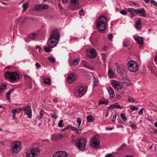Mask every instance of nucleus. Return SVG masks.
Instances as JSON below:
<instances>
[{
  "label": "nucleus",
  "instance_id": "nucleus-18",
  "mask_svg": "<svg viewBox=\"0 0 157 157\" xmlns=\"http://www.w3.org/2000/svg\"><path fill=\"white\" fill-rule=\"evenodd\" d=\"M136 10L133 8H129L127 9L128 11L130 13V15L131 17H133L135 15Z\"/></svg>",
  "mask_w": 157,
  "mask_h": 157
},
{
  "label": "nucleus",
  "instance_id": "nucleus-61",
  "mask_svg": "<svg viewBox=\"0 0 157 157\" xmlns=\"http://www.w3.org/2000/svg\"><path fill=\"white\" fill-rule=\"evenodd\" d=\"M12 118L15 120H16V118L15 116V114H13Z\"/></svg>",
  "mask_w": 157,
  "mask_h": 157
},
{
  "label": "nucleus",
  "instance_id": "nucleus-21",
  "mask_svg": "<svg viewBox=\"0 0 157 157\" xmlns=\"http://www.w3.org/2000/svg\"><path fill=\"white\" fill-rule=\"evenodd\" d=\"M108 91L110 94V98H113L115 96V94L112 89L110 87L107 89Z\"/></svg>",
  "mask_w": 157,
  "mask_h": 157
},
{
  "label": "nucleus",
  "instance_id": "nucleus-59",
  "mask_svg": "<svg viewBox=\"0 0 157 157\" xmlns=\"http://www.w3.org/2000/svg\"><path fill=\"white\" fill-rule=\"evenodd\" d=\"M118 104L117 103H115L113 104L114 108H117L118 105Z\"/></svg>",
  "mask_w": 157,
  "mask_h": 157
},
{
  "label": "nucleus",
  "instance_id": "nucleus-32",
  "mask_svg": "<svg viewBox=\"0 0 157 157\" xmlns=\"http://www.w3.org/2000/svg\"><path fill=\"white\" fill-rule=\"evenodd\" d=\"M37 36V34L33 33L28 36V37L30 39H33L36 38Z\"/></svg>",
  "mask_w": 157,
  "mask_h": 157
},
{
  "label": "nucleus",
  "instance_id": "nucleus-49",
  "mask_svg": "<svg viewBox=\"0 0 157 157\" xmlns=\"http://www.w3.org/2000/svg\"><path fill=\"white\" fill-rule=\"evenodd\" d=\"M119 84L117 83L116 82H113L112 83V86L114 87L116 89L117 88V86Z\"/></svg>",
  "mask_w": 157,
  "mask_h": 157
},
{
  "label": "nucleus",
  "instance_id": "nucleus-25",
  "mask_svg": "<svg viewBox=\"0 0 157 157\" xmlns=\"http://www.w3.org/2000/svg\"><path fill=\"white\" fill-rule=\"evenodd\" d=\"M117 71L118 73L121 75H122L124 73V69L120 67H118L117 68Z\"/></svg>",
  "mask_w": 157,
  "mask_h": 157
},
{
  "label": "nucleus",
  "instance_id": "nucleus-20",
  "mask_svg": "<svg viewBox=\"0 0 157 157\" xmlns=\"http://www.w3.org/2000/svg\"><path fill=\"white\" fill-rule=\"evenodd\" d=\"M79 63V59H75L72 61L70 62V65H76Z\"/></svg>",
  "mask_w": 157,
  "mask_h": 157
},
{
  "label": "nucleus",
  "instance_id": "nucleus-26",
  "mask_svg": "<svg viewBox=\"0 0 157 157\" xmlns=\"http://www.w3.org/2000/svg\"><path fill=\"white\" fill-rule=\"evenodd\" d=\"M114 73L113 71L111 69H109V70L108 75L109 77L112 78L114 77Z\"/></svg>",
  "mask_w": 157,
  "mask_h": 157
},
{
  "label": "nucleus",
  "instance_id": "nucleus-37",
  "mask_svg": "<svg viewBox=\"0 0 157 157\" xmlns=\"http://www.w3.org/2000/svg\"><path fill=\"white\" fill-rule=\"evenodd\" d=\"M117 88L116 89L117 92H120L123 86L119 84H118L117 86Z\"/></svg>",
  "mask_w": 157,
  "mask_h": 157
},
{
  "label": "nucleus",
  "instance_id": "nucleus-10",
  "mask_svg": "<svg viewBox=\"0 0 157 157\" xmlns=\"http://www.w3.org/2000/svg\"><path fill=\"white\" fill-rule=\"evenodd\" d=\"M48 8V6L47 4L38 5L34 6L32 8V10L37 11H40L47 9Z\"/></svg>",
  "mask_w": 157,
  "mask_h": 157
},
{
  "label": "nucleus",
  "instance_id": "nucleus-46",
  "mask_svg": "<svg viewBox=\"0 0 157 157\" xmlns=\"http://www.w3.org/2000/svg\"><path fill=\"white\" fill-rule=\"evenodd\" d=\"M48 59H49V61L52 63L55 62V59L53 58L48 57Z\"/></svg>",
  "mask_w": 157,
  "mask_h": 157
},
{
  "label": "nucleus",
  "instance_id": "nucleus-51",
  "mask_svg": "<svg viewBox=\"0 0 157 157\" xmlns=\"http://www.w3.org/2000/svg\"><path fill=\"white\" fill-rule=\"evenodd\" d=\"M97 20H107L106 17L103 16H100Z\"/></svg>",
  "mask_w": 157,
  "mask_h": 157
},
{
  "label": "nucleus",
  "instance_id": "nucleus-9",
  "mask_svg": "<svg viewBox=\"0 0 157 157\" xmlns=\"http://www.w3.org/2000/svg\"><path fill=\"white\" fill-rule=\"evenodd\" d=\"M90 145L93 147L98 148L100 145V142L99 139L94 137L92 138L90 141Z\"/></svg>",
  "mask_w": 157,
  "mask_h": 157
},
{
  "label": "nucleus",
  "instance_id": "nucleus-42",
  "mask_svg": "<svg viewBox=\"0 0 157 157\" xmlns=\"http://www.w3.org/2000/svg\"><path fill=\"white\" fill-rule=\"evenodd\" d=\"M84 65L85 67H86L88 68H89L92 71H93L94 70V69L93 68L89 67L88 64V63H86L84 64Z\"/></svg>",
  "mask_w": 157,
  "mask_h": 157
},
{
  "label": "nucleus",
  "instance_id": "nucleus-11",
  "mask_svg": "<svg viewBox=\"0 0 157 157\" xmlns=\"http://www.w3.org/2000/svg\"><path fill=\"white\" fill-rule=\"evenodd\" d=\"M21 110L25 111V113L29 117L31 118L32 117V111L30 105L22 107L21 108Z\"/></svg>",
  "mask_w": 157,
  "mask_h": 157
},
{
  "label": "nucleus",
  "instance_id": "nucleus-56",
  "mask_svg": "<svg viewBox=\"0 0 157 157\" xmlns=\"http://www.w3.org/2000/svg\"><path fill=\"white\" fill-rule=\"evenodd\" d=\"M144 110V109L143 108L140 109V110L139 113V114H141L143 112V110Z\"/></svg>",
  "mask_w": 157,
  "mask_h": 157
},
{
  "label": "nucleus",
  "instance_id": "nucleus-28",
  "mask_svg": "<svg viewBox=\"0 0 157 157\" xmlns=\"http://www.w3.org/2000/svg\"><path fill=\"white\" fill-rule=\"evenodd\" d=\"M44 83L48 85H50L51 84V80L49 78H47L44 79Z\"/></svg>",
  "mask_w": 157,
  "mask_h": 157
},
{
  "label": "nucleus",
  "instance_id": "nucleus-33",
  "mask_svg": "<svg viewBox=\"0 0 157 157\" xmlns=\"http://www.w3.org/2000/svg\"><path fill=\"white\" fill-rule=\"evenodd\" d=\"M11 94V93L8 92L6 95V99L9 102H10L11 101L10 99V95Z\"/></svg>",
  "mask_w": 157,
  "mask_h": 157
},
{
  "label": "nucleus",
  "instance_id": "nucleus-31",
  "mask_svg": "<svg viewBox=\"0 0 157 157\" xmlns=\"http://www.w3.org/2000/svg\"><path fill=\"white\" fill-rule=\"evenodd\" d=\"M86 119L87 121L89 122H93L94 121L93 117L92 115L88 116Z\"/></svg>",
  "mask_w": 157,
  "mask_h": 157
},
{
  "label": "nucleus",
  "instance_id": "nucleus-23",
  "mask_svg": "<svg viewBox=\"0 0 157 157\" xmlns=\"http://www.w3.org/2000/svg\"><path fill=\"white\" fill-rule=\"evenodd\" d=\"M90 53L91 54V58H94L96 56V51L94 49H91L90 51Z\"/></svg>",
  "mask_w": 157,
  "mask_h": 157
},
{
  "label": "nucleus",
  "instance_id": "nucleus-22",
  "mask_svg": "<svg viewBox=\"0 0 157 157\" xmlns=\"http://www.w3.org/2000/svg\"><path fill=\"white\" fill-rule=\"evenodd\" d=\"M109 102V100H105L104 98H103L102 100H101L99 101L98 104L107 105L108 104Z\"/></svg>",
  "mask_w": 157,
  "mask_h": 157
},
{
  "label": "nucleus",
  "instance_id": "nucleus-38",
  "mask_svg": "<svg viewBox=\"0 0 157 157\" xmlns=\"http://www.w3.org/2000/svg\"><path fill=\"white\" fill-rule=\"evenodd\" d=\"M128 101L129 102H131L132 103H133L135 101V100L132 98L130 97H128Z\"/></svg>",
  "mask_w": 157,
  "mask_h": 157
},
{
  "label": "nucleus",
  "instance_id": "nucleus-57",
  "mask_svg": "<svg viewBox=\"0 0 157 157\" xmlns=\"http://www.w3.org/2000/svg\"><path fill=\"white\" fill-rule=\"evenodd\" d=\"M75 131H76V133L78 134H79L81 132V130L80 129H77V130Z\"/></svg>",
  "mask_w": 157,
  "mask_h": 157
},
{
  "label": "nucleus",
  "instance_id": "nucleus-52",
  "mask_svg": "<svg viewBox=\"0 0 157 157\" xmlns=\"http://www.w3.org/2000/svg\"><path fill=\"white\" fill-rule=\"evenodd\" d=\"M130 109L134 111L135 110H137L138 109V108L137 107H136L134 106H132L131 107Z\"/></svg>",
  "mask_w": 157,
  "mask_h": 157
},
{
  "label": "nucleus",
  "instance_id": "nucleus-53",
  "mask_svg": "<svg viewBox=\"0 0 157 157\" xmlns=\"http://www.w3.org/2000/svg\"><path fill=\"white\" fill-rule=\"evenodd\" d=\"M50 114L51 115L52 117L54 119H56L58 117V116L56 114H53L52 113H51Z\"/></svg>",
  "mask_w": 157,
  "mask_h": 157
},
{
  "label": "nucleus",
  "instance_id": "nucleus-12",
  "mask_svg": "<svg viewBox=\"0 0 157 157\" xmlns=\"http://www.w3.org/2000/svg\"><path fill=\"white\" fill-rule=\"evenodd\" d=\"M53 157H67V154L65 151H59L55 153Z\"/></svg>",
  "mask_w": 157,
  "mask_h": 157
},
{
  "label": "nucleus",
  "instance_id": "nucleus-5",
  "mask_svg": "<svg viewBox=\"0 0 157 157\" xmlns=\"http://www.w3.org/2000/svg\"><path fill=\"white\" fill-rule=\"evenodd\" d=\"M107 20H97V29L101 33H104L107 25Z\"/></svg>",
  "mask_w": 157,
  "mask_h": 157
},
{
  "label": "nucleus",
  "instance_id": "nucleus-24",
  "mask_svg": "<svg viewBox=\"0 0 157 157\" xmlns=\"http://www.w3.org/2000/svg\"><path fill=\"white\" fill-rule=\"evenodd\" d=\"M136 28L137 29H140L141 27V20H137L135 23Z\"/></svg>",
  "mask_w": 157,
  "mask_h": 157
},
{
  "label": "nucleus",
  "instance_id": "nucleus-4",
  "mask_svg": "<svg viewBox=\"0 0 157 157\" xmlns=\"http://www.w3.org/2000/svg\"><path fill=\"white\" fill-rule=\"evenodd\" d=\"M10 147L11 151L14 153H19L22 148L21 142L19 141L13 142L11 144Z\"/></svg>",
  "mask_w": 157,
  "mask_h": 157
},
{
  "label": "nucleus",
  "instance_id": "nucleus-2",
  "mask_svg": "<svg viewBox=\"0 0 157 157\" xmlns=\"http://www.w3.org/2000/svg\"><path fill=\"white\" fill-rule=\"evenodd\" d=\"M87 140L85 138H78L76 140L75 145L78 149L81 151H83L86 148Z\"/></svg>",
  "mask_w": 157,
  "mask_h": 157
},
{
  "label": "nucleus",
  "instance_id": "nucleus-58",
  "mask_svg": "<svg viewBox=\"0 0 157 157\" xmlns=\"http://www.w3.org/2000/svg\"><path fill=\"white\" fill-rule=\"evenodd\" d=\"M123 46L124 47L127 48L128 47V44H126L125 43V42H124L123 43Z\"/></svg>",
  "mask_w": 157,
  "mask_h": 157
},
{
  "label": "nucleus",
  "instance_id": "nucleus-17",
  "mask_svg": "<svg viewBox=\"0 0 157 157\" xmlns=\"http://www.w3.org/2000/svg\"><path fill=\"white\" fill-rule=\"evenodd\" d=\"M70 3L71 5L75 7H78L79 5L78 0H70Z\"/></svg>",
  "mask_w": 157,
  "mask_h": 157
},
{
  "label": "nucleus",
  "instance_id": "nucleus-64",
  "mask_svg": "<svg viewBox=\"0 0 157 157\" xmlns=\"http://www.w3.org/2000/svg\"><path fill=\"white\" fill-rule=\"evenodd\" d=\"M106 47L105 46L103 48V51H105L106 50Z\"/></svg>",
  "mask_w": 157,
  "mask_h": 157
},
{
  "label": "nucleus",
  "instance_id": "nucleus-54",
  "mask_svg": "<svg viewBox=\"0 0 157 157\" xmlns=\"http://www.w3.org/2000/svg\"><path fill=\"white\" fill-rule=\"evenodd\" d=\"M120 13L124 15H126L127 14V12L126 10H123L120 11Z\"/></svg>",
  "mask_w": 157,
  "mask_h": 157
},
{
  "label": "nucleus",
  "instance_id": "nucleus-14",
  "mask_svg": "<svg viewBox=\"0 0 157 157\" xmlns=\"http://www.w3.org/2000/svg\"><path fill=\"white\" fill-rule=\"evenodd\" d=\"M76 76L73 73H71L69 75L67 78V82L69 83H71L74 82L75 80Z\"/></svg>",
  "mask_w": 157,
  "mask_h": 157
},
{
  "label": "nucleus",
  "instance_id": "nucleus-39",
  "mask_svg": "<svg viewBox=\"0 0 157 157\" xmlns=\"http://www.w3.org/2000/svg\"><path fill=\"white\" fill-rule=\"evenodd\" d=\"M77 122L78 123V128H79L81 123L82 120L80 118H78L77 120Z\"/></svg>",
  "mask_w": 157,
  "mask_h": 157
},
{
  "label": "nucleus",
  "instance_id": "nucleus-19",
  "mask_svg": "<svg viewBox=\"0 0 157 157\" xmlns=\"http://www.w3.org/2000/svg\"><path fill=\"white\" fill-rule=\"evenodd\" d=\"M44 111L43 109H41L39 111V114L37 117L38 120H41L43 118V116L44 115Z\"/></svg>",
  "mask_w": 157,
  "mask_h": 157
},
{
  "label": "nucleus",
  "instance_id": "nucleus-45",
  "mask_svg": "<svg viewBox=\"0 0 157 157\" xmlns=\"http://www.w3.org/2000/svg\"><path fill=\"white\" fill-rule=\"evenodd\" d=\"M123 83H126L127 85H128L130 84L131 82L130 80L128 79H126L125 81H124Z\"/></svg>",
  "mask_w": 157,
  "mask_h": 157
},
{
  "label": "nucleus",
  "instance_id": "nucleus-1",
  "mask_svg": "<svg viewBox=\"0 0 157 157\" xmlns=\"http://www.w3.org/2000/svg\"><path fill=\"white\" fill-rule=\"evenodd\" d=\"M60 34L57 29H55L48 40L47 44L50 48H52L58 43L60 38Z\"/></svg>",
  "mask_w": 157,
  "mask_h": 157
},
{
  "label": "nucleus",
  "instance_id": "nucleus-3",
  "mask_svg": "<svg viewBox=\"0 0 157 157\" xmlns=\"http://www.w3.org/2000/svg\"><path fill=\"white\" fill-rule=\"evenodd\" d=\"M5 76L7 78L10 79V82L18 81L20 78L17 72H11L7 71L5 73Z\"/></svg>",
  "mask_w": 157,
  "mask_h": 157
},
{
  "label": "nucleus",
  "instance_id": "nucleus-50",
  "mask_svg": "<svg viewBox=\"0 0 157 157\" xmlns=\"http://www.w3.org/2000/svg\"><path fill=\"white\" fill-rule=\"evenodd\" d=\"M126 146V144H122L120 147H119L118 149L119 150H121L123 148V147Z\"/></svg>",
  "mask_w": 157,
  "mask_h": 157
},
{
  "label": "nucleus",
  "instance_id": "nucleus-47",
  "mask_svg": "<svg viewBox=\"0 0 157 157\" xmlns=\"http://www.w3.org/2000/svg\"><path fill=\"white\" fill-rule=\"evenodd\" d=\"M130 127L132 128V130H134L136 128V126L134 124H132L130 125Z\"/></svg>",
  "mask_w": 157,
  "mask_h": 157
},
{
  "label": "nucleus",
  "instance_id": "nucleus-34",
  "mask_svg": "<svg viewBox=\"0 0 157 157\" xmlns=\"http://www.w3.org/2000/svg\"><path fill=\"white\" fill-rule=\"evenodd\" d=\"M121 117L122 119L124 121H126L127 119V118L125 117L124 113H121Z\"/></svg>",
  "mask_w": 157,
  "mask_h": 157
},
{
  "label": "nucleus",
  "instance_id": "nucleus-63",
  "mask_svg": "<svg viewBox=\"0 0 157 157\" xmlns=\"http://www.w3.org/2000/svg\"><path fill=\"white\" fill-rule=\"evenodd\" d=\"M105 157H113V156L110 154L107 155Z\"/></svg>",
  "mask_w": 157,
  "mask_h": 157
},
{
  "label": "nucleus",
  "instance_id": "nucleus-6",
  "mask_svg": "<svg viewBox=\"0 0 157 157\" xmlns=\"http://www.w3.org/2000/svg\"><path fill=\"white\" fill-rule=\"evenodd\" d=\"M128 69L131 72H135L138 69L137 63L133 60H130L127 64Z\"/></svg>",
  "mask_w": 157,
  "mask_h": 157
},
{
  "label": "nucleus",
  "instance_id": "nucleus-55",
  "mask_svg": "<svg viewBox=\"0 0 157 157\" xmlns=\"http://www.w3.org/2000/svg\"><path fill=\"white\" fill-rule=\"evenodd\" d=\"M11 112L13 114H15L17 112V110L16 109H12Z\"/></svg>",
  "mask_w": 157,
  "mask_h": 157
},
{
  "label": "nucleus",
  "instance_id": "nucleus-60",
  "mask_svg": "<svg viewBox=\"0 0 157 157\" xmlns=\"http://www.w3.org/2000/svg\"><path fill=\"white\" fill-rule=\"evenodd\" d=\"M14 89H10L9 90V91H8V92H9L10 93H11L13 91H14Z\"/></svg>",
  "mask_w": 157,
  "mask_h": 157
},
{
  "label": "nucleus",
  "instance_id": "nucleus-27",
  "mask_svg": "<svg viewBox=\"0 0 157 157\" xmlns=\"http://www.w3.org/2000/svg\"><path fill=\"white\" fill-rule=\"evenodd\" d=\"M71 129V130L74 131H75L77 130V128L76 127H73L71 125L67 126L64 129Z\"/></svg>",
  "mask_w": 157,
  "mask_h": 157
},
{
  "label": "nucleus",
  "instance_id": "nucleus-62",
  "mask_svg": "<svg viewBox=\"0 0 157 157\" xmlns=\"http://www.w3.org/2000/svg\"><path fill=\"white\" fill-rule=\"evenodd\" d=\"M109 108L110 109H113L115 108L113 104L112 105H111L110 106H109Z\"/></svg>",
  "mask_w": 157,
  "mask_h": 157
},
{
  "label": "nucleus",
  "instance_id": "nucleus-8",
  "mask_svg": "<svg viewBox=\"0 0 157 157\" xmlns=\"http://www.w3.org/2000/svg\"><path fill=\"white\" fill-rule=\"evenodd\" d=\"M86 90H84L83 86L79 85L75 91V95L77 98H80L86 93Z\"/></svg>",
  "mask_w": 157,
  "mask_h": 157
},
{
  "label": "nucleus",
  "instance_id": "nucleus-36",
  "mask_svg": "<svg viewBox=\"0 0 157 157\" xmlns=\"http://www.w3.org/2000/svg\"><path fill=\"white\" fill-rule=\"evenodd\" d=\"M63 120H62L59 121L58 123V126L59 127H63V126L64 124L63 123Z\"/></svg>",
  "mask_w": 157,
  "mask_h": 157
},
{
  "label": "nucleus",
  "instance_id": "nucleus-29",
  "mask_svg": "<svg viewBox=\"0 0 157 157\" xmlns=\"http://www.w3.org/2000/svg\"><path fill=\"white\" fill-rule=\"evenodd\" d=\"M6 87V85L5 84H2L0 87V93H2L4 90L5 89Z\"/></svg>",
  "mask_w": 157,
  "mask_h": 157
},
{
  "label": "nucleus",
  "instance_id": "nucleus-35",
  "mask_svg": "<svg viewBox=\"0 0 157 157\" xmlns=\"http://www.w3.org/2000/svg\"><path fill=\"white\" fill-rule=\"evenodd\" d=\"M24 77L26 79L28 82H30L32 80L31 78L27 75H25L24 76Z\"/></svg>",
  "mask_w": 157,
  "mask_h": 157
},
{
  "label": "nucleus",
  "instance_id": "nucleus-15",
  "mask_svg": "<svg viewBox=\"0 0 157 157\" xmlns=\"http://www.w3.org/2000/svg\"><path fill=\"white\" fill-rule=\"evenodd\" d=\"M64 136L63 135L59 133L56 135H52L51 136V139L53 140H58L62 139Z\"/></svg>",
  "mask_w": 157,
  "mask_h": 157
},
{
  "label": "nucleus",
  "instance_id": "nucleus-41",
  "mask_svg": "<svg viewBox=\"0 0 157 157\" xmlns=\"http://www.w3.org/2000/svg\"><path fill=\"white\" fill-rule=\"evenodd\" d=\"M49 48V47H44L45 51L46 52H51V49Z\"/></svg>",
  "mask_w": 157,
  "mask_h": 157
},
{
  "label": "nucleus",
  "instance_id": "nucleus-30",
  "mask_svg": "<svg viewBox=\"0 0 157 157\" xmlns=\"http://www.w3.org/2000/svg\"><path fill=\"white\" fill-rule=\"evenodd\" d=\"M29 6V4L28 2H26L25 4H24L22 5V7L24 9L23 10V12L25 11L27 9Z\"/></svg>",
  "mask_w": 157,
  "mask_h": 157
},
{
  "label": "nucleus",
  "instance_id": "nucleus-16",
  "mask_svg": "<svg viewBox=\"0 0 157 157\" xmlns=\"http://www.w3.org/2000/svg\"><path fill=\"white\" fill-rule=\"evenodd\" d=\"M135 40L137 41V43L141 45L143 44V38L139 36H135L134 37Z\"/></svg>",
  "mask_w": 157,
  "mask_h": 157
},
{
  "label": "nucleus",
  "instance_id": "nucleus-40",
  "mask_svg": "<svg viewBox=\"0 0 157 157\" xmlns=\"http://www.w3.org/2000/svg\"><path fill=\"white\" fill-rule=\"evenodd\" d=\"M150 2L154 6H157V2L155 1L154 0H151L150 1Z\"/></svg>",
  "mask_w": 157,
  "mask_h": 157
},
{
  "label": "nucleus",
  "instance_id": "nucleus-48",
  "mask_svg": "<svg viewBox=\"0 0 157 157\" xmlns=\"http://www.w3.org/2000/svg\"><path fill=\"white\" fill-rule=\"evenodd\" d=\"M79 13L80 15L83 16L84 14V13L82 9L79 12Z\"/></svg>",
  "mask_w": 157,
  "mask_h": 157
},
{
  "label": "nucleus",
  "instance_id": "nucleus-43",
  "mask_svg": "<svg viewBox=\"0 0 157 157\" xmlns=\"http://www.w3.org/2000/svg\"><path fill=\"white\" fill-rule=\"evenodd\" d=\"M107 37L109 40L111 41L112 40V38L113 37L112 35L111 34H109L107 35Z\"/></svg>",
  "mask_w": 157,
  "mask_h": 157
},
{
  "label": "nucleus",
  "instance_id": "nucleus-13",
  "mask_svg": "<svg viewBox=\"0 0 157 157\" xmlns=\"http://www.w3.org/2000/svg\"><path fill=\"white\" fill-rule=\"evenodd\" d=\"M136 13L139 14V15L142 17H146L147 14L146 13V11L144 8L136 10Z\"/></svg>",
  "mask_w": 157,
  "mask_h": 157
},
{
  "label": "nucleus",
  "instance_id": "nucleus-44",
  "mask_svg": "<svg viewBox=\"0 0 157 157\" xmlns=\"http://www.w3.org/2000/svg\"><path fill=\"white\" fill-rule=\"evenodd\" d=\"M36 69H38L40 68L41 65L38 63L36 62Z\"/></svg>",
  "mask_w": 157,
  "mask_h": 157
},
{
  "label": "nucleus",
  "instance_id": "nucleus-7",
  "mask_svg": "<svg viewBox=\"0 0 157 157\" xmlns=\"http://www.w3.org/2000/svg\"><path fill=\"white\" fill-rule=\"evenodd\" d=\"M40 151L38 148L35 147L31 150H29L26 153V157H37L40 153Z\"/></svg>",
  "mask_w": 157,
  "mask_h": 157
}]
</instances>
